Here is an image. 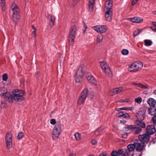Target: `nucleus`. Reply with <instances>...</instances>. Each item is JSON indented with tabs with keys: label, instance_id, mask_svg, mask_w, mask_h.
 Masks as SVG:
<instances>
[{
	"label": "nucleus",
	"instance_id": "obj_54",
	"mask_svg": "<svg viewBox=\"0 0 156 156\" xmlns=\"http://www.w3.org/2000/svg\"><path fill=\"white\" fill-rule=\"evenodd\" d=\"M137 2L136 0H132V5H134Z\"/></svg>",
	"mask_w": 156,
	"mask_h": 156
},
{
	"label": "nucleus",
	"instance_id": "obj_10",
	"mask_svg": "<svg viewBox=\"0 0 156 156\" xmlns=\"http://www.w3.org/2000/svg\"><path fill=\"white\" fill-rule=\"evenodd\" d=\"M150 137V136L146 133L139 135L138 136L139 139L137 140H140L141 142L145 144V143H147L149 140Z\"/></svg>",
	"mask_w": 156,
	"mask_h": 156
},
{
	"label": "nucleus",
	"instance_id": "obj_42",
	"mask_svg": "<svg viewBox=\"0 0 156 156\" xmlns=\"http://www.w3.org/2000/svg\"><path fill=\"white\" fill-rule=\"evenodd\" d=\"M141 30L140 29H138L136 31H135L134 32L133 34L134 37H135L136 36L138 35L139 34Z\"/></svg>",
	"mask_w": 156,
	"mask_h": 156
},
{
	"label": "nucleus",
	"instance_id": "obj_2",
	"mask_svg": "<svg viewBox=\"0 0 156 156\" xmlns=\"http://www.w3.org/2000/svg\"><path fill=\"white\" fill-rule=\"evenodd\" d=\"M13 100L16 101H21L24 99L23 95L25 92L23 90L19 89H14L12 91Z\"/></svg>",
	"mask_w": 156,
	"mask_h": 156
},
{
	"label": "nucleus",
	"instance_id": "obj_44",
	"mask_svg": "<svg viewBox=\"0 0 156 156\" xmlns=\"http://www.w3.org/2000/svg\"><path fill=\"white\" fill-rule=\"evenodd\" d=\"M122 53L124 55H126L129 53V51L127 49H123L122 51Z\"/></svg>",
	"mask_w": 156,
	"mask_h": 156
},
{
	"label": "nucleus",
	"instance_id": "obj_40",
	"mask_svg": "<svg viewBox=\"0 0 156 156\" xmlns=\"http://www.w3.org/2000/svg\"><path fill=\"white\" fill-rule=\"evenodd\" d=\"M151 121L153 125L156 126V115L153 117L151 119Z\"/></svg>",
	"mask_w": 156,
	"mask_h": 156
},
{
	"label": "nucleus",
	"instance_id": "obj_36",
	"mask_svg": "<svg viewBox=\"0 0 156 156\" xmlns=\"http://www.w3.org/2000/svg\"><path fill=\"white\" fill-rule=\"evenodd\" d=\"M144 43L146 45L150 46L152 44V42L151 40L146 39L144 40Z\"/></svg>",
	"mask_w": 156,
	"mask_h": 156
},
{
	"label": "nucleus",
	"instance_id": "obj_57",
	"mask_svg": "<svg viewBox=\"0 0 156 156\" xmlns=\"http://www.w3.org/2000/svg\"><path fill=\"white\" fill-rule=\"evenodd\" d=\"M32 35L33 36V37L36 38V31H33L32 33Z\"/></svg>",
	"mask_w": 156,
	"mask_h": 156
},
{
	"label": "nucleus",
	"instance_id": "obj_13",
	"mask_svg": "<svg viewBox=\"0 0 156 156\" xmlns=\"http://www.w3.org/2000/svg\"><path fill=\"white\" fill-rule=\"evenodd\" d=\"M85 72V67L83 65L80 66L77 70L76 75L83 77Z\"/></svg>",
	"mask_w": 156,
	"mask_h": 156
},
{
	"label": "nucleus",
	"instance_id": "obj_3",
	"mask_svg": "<svg viewBox=\"0 0 156 156\" xmlns=\"http://www.w3.org/2000/svg\"><path fill=\"white\" fill-rule=\"evenodd\" d=\"M11 8L12 11V19L14 22H16L20 19V10L17 5L14 2H13L12 3Z\"/></svg>",
	"mask_w": 156,
	"mask_h": 156
},
{
	"label": "nucleus",
	"instance_id": "obj_6",
	"mask_svg": "<svg viewBox=\"0 0 156 156\" xmlns=\"http://www.w3.org/2000/svg\"><path fill=\"white\" fill-rule=\"evenodd\" d=\"M124 128L126 131H130L135 134H139L142 131L141 128L138 127L135 125H129L125 126Z\"/></svg>",
	"mask_w": 156,
	"mask_h": 156
},
{
	"label": "nucleus",
	"instance_id": "obj_15",
	"mask_svg": "<svg viewBox=\"0 0 156 156\" xmlns=\"http://www.w3.org/2000/svg\"><path fill=\"white\" fill-rule=\"evenodd\" d=\"M112 11L110 10H104L105 12V17L107 21H110L111 20L112 16Z\"/></svg>",
	"mask_w": 156,
	"mask_h": 156
},
{
	"label": "nucleus",
	"instance_id": "obj_33",
	"mask_svg": "<svg viewBox=\"0 0 156 156\" xmlns=\"http://www.w3.org/2000/svg\"><path fill=\"white\" fill-rule=\"evenodd\" d=\"M103 38L102 35H98L97 37V41L98 43H100L102 42Z\"/></svg>",
	"mask_w": 156,
	"mask_h": 156
},
{
	"label": "nucleus",
	"instance_id": "obj_35",
	"mask_svg": "<svg viewBox=\"0 0 156 156\" xmlns=\"http://www.w3.org/2000/svg\"><path fill=\"white\" fill-rule=\"evenodd\" d=\"M116 93H117V88H115L109 93V95L110 96H113Z\"/></svg>",
	"mask_w": 156,
	"mask_h": 156
},
{
	"label": "nucleus",
	"instance_id": "obj_24",
	"mask_svg": "<svg viewBox=\"0 0 156 156\" xmlns=\"http://www.w3.org/2000/svg\"><path fill=\"white\" fill-rule=\"evenodd\" d=\"M76 33L70 32L69 34V40L74 41L75 38Z\"/></svg>",
	"mask_w": 156,
	"mask_h": 156
},
{
	"label": "nucleus",
	"instance_id": "obj_59",
	"mask_svg": "<svg viewBox=\"0 0 156 156\" xmlns=\"http://www.w3.org/2000/svg\"><path fill=\"white\" fill-rule=\"evenodd\" d=\"M125 102V100L122 99H120V100H119V101H118V102Z\"/></svg>",
	"mask_w": 156,
	"mask_h": 156
},
{
	"label": "nucleus",
	"instance_id": "obj_53",
	"mask_svg": "<svg viewBox=\"0 0 156 156\" xmlns=\"http://www.w3.org/2000/svg\"><path fill=\"white\" fill-rule=\"evenodd\" d=\"M103 130L102 128L101 127H100L98 128L97 130L95 131V133H96L97 132H100V131H102Z\"/></svg>",
	"mask_w": 156,
	"mask_h": 156
},
{
	"label": "nucleus",
	"instance_id": "obj_11",
	"mask_svg": "<svg viewBox=\"0 0 156 156\" xmlns=\"http://www.w3.org/2000/svg\"><path fill=\"white\" fill-rule=\"evenodd\" d=\"M3 97L4 99L8 101L10 103H13V94H11L10 93L6 92L3 96Z\"/></svg>",
	"mask_w": 156,
	"mask_h": 156
},
{
	"label": "nucleus",
	"instance_id": "obj_30",
	"mask_svg": "<svg viewBox=\"0 0 156 156\" xmlns=\"http://www.w3.org/2000/svg\"><path fill=\"white\" fill-rule=\"evenodd\" d=\"M0 5L2 11L4 12L5 10V1H2L0 2Z\"/></svg>",
	"mask_w": 156,
	"mask_h": 156
},
{
	"label": "nucleus",
	"instance_id": "obj_52",
	"mask_svg": "<svg viewBox=\"0 0 156 156\" xmlns=\"http://www.w3.org/2000/svg\"><path fill=\"white\" fill-rule=\"evenodd\" d=\"M91 143L93 145H95L97 144V141L96 140L93 139L91 141Z\"/></svg>",
	"mask_w": 156,
	"mask_h": 156
},
{
	"label": "nucleus",
	"instance_id": "obj_14",
	"mask_svg": "<svg viewBox=\"0 0 156 156\" xmlns=\"http://www.w3.org/2000/svg\"><path fill=\"white\" fill-rule=\"evenodd\" d=\"M145 113L144 111H140L136 113V117L137 119L144 120L145 118Z\"/></svg>",
	"mask_w": 156,
	"mask_h": 156
},
{
	"label": "nucleus",
	"instance_id": "obj_56",
	"mask_svg": "<svg viewBox=\"0 0 156 156\" xmlns=\"http://www.w3.org/2000/svg\"><path fill=\"white\" fill-rule=\"evenodd\" d=\"M127 122L125 120H121L120 121V123L125 124Z\"/></svg>",
	"mask_w": 156,
	"mask_h": 156
},
{
	"label": "nucleus",
	"instance_id": "obj_37",
	"mask_svg": "<svg viewBox=\"0 0 156 156\" xmlns=\"http://www.w3.org/2000/svg\"><path fill=\"white\" fill-rule=\"evenodd\" d=\"M74 136L77 140L79 141L81 139V135L80 133H75Z\"/></svg>",
	"mask_w": 156,
	"mask_h": 156
},
{
	"label": "nucleus",
	"instance_id": "obj_20",
	"mask_svg": "<svg viewBox=\"0 0 156 156\" xmlns=\"http://www.w3.org/2000/svg\"><path fill=\"white\" fill-rule=\"evenodd\" d=\"M129 19L132 22L135 23H140L143 20V19L142 18L139 17H135L133 18H129Z\"/></svg>",
	"mask_w": 156,
	"mask_h": 156
},
{
	"label": "nucleus",
	"instance_id": "obj_51",
	"mask_svg": "<svg viewBox=\"0 0 156 156\" xmlns=\"http://www.w3.org/2000/svg\"><path fill=\"white\" fill-rule=\"evenodd\" d=\"M124 112H120L118 113V117H122L123 114Z\"/></svg>",
	"mask_w": 156,
	"mask_h": 156
},
{
	"label": "nucleus",
	"instance_id": "obj_64",
	"mask_svg": "<svg viewBox=\"0 0 156 156\" xmlns=\"http://www.w3.org/2000/svg\"><path fill=\"white\" fill-rule=\"evenodd\" d=\"M69 156H76V154L74 153H71L70 154Z\"/></svg>",
	"mask_w": 156,
	"mask_h": 156
},
{
	"label": "nucleus",
	"instance_id": "obj_61",
	"mask_svg": "<svg viewBox=\"0 0 156 156\" xmlns=\"http://www.w3.org/2000/svg\"><path fill=\"white\" fill-rule=\"evenodd\" d=\"M124 110V107L118 108V112L120 111L121 110Z\"/></svg>",
	"mask_w": 156,
	"mask_h": 156
},
{
	"label": "nucleus",
	"instance_id": "obj_49",
	"mask_svg": "<svg viewBox=\"0 0 156 156\" xmlns=\"http://www.w3.org/2000/svg\"><path fill=\"white\" fill-rule=\"evenodd\" d=\"M111 155L112 156H117V151H113L111 153Z\"/></svg>",
	"mask_w": 156,
	"mask_h": 156
},
{
	"label": "nucleus",
	"instance_id": "obj_19",
	"mask_svg": "<svg viewBox=\"0 0 156 156\" xmlns=\"http://www.w3.org/2000/svg\"><path fill=\"white\" fill-rule=\"evenodd\" d=\"M86 78L87 80L90 83L94 84L96 85L97 84V81L96 79L92 76L87 75Z\"/></svg>",
	"mask_w": 156,
	"mask_h": 156
},
{
	"label": "nucleus",
	"instance_id": "obj_48",
	"mask_svg": "<svg viewBox=\"0 0 156 156\" xmlns=\"http://www.w3.org/2000/svg\"><path fill=\"white\" fill-rule=\"evenodd\" d=\"M50 123L52 125H54L55 124H56V121L55 119H51L50 120Z\"/></svg>",
	"mask_w": 156,
	"mask_h": 156
},
{
	"label": "nucleus",
	"instance_id": "obj_50",
	"mask_svg": "<svg viewBox=\"0 0 156 156\" xmlns=\"http://www.w3.org/2000/svg\"><path fill=\"white\" fill-rule=\"evenodd\" d=\"M124 90L123 88L122 87H118V93H119Z\"/></svg>",
	"mask_w": 156,
	"mask_h": 156
},
{
	"label": "nucleus",
	"instance_id": "obj_34",
	"mask_svg": "<svg viewBox=\"0 0 156 156\" xmlns=\"http://www.w3.org/2000/svg\"><path fill=\"white\" fill-rule=\"evenodd\" d=\"M80 0H73L72 1L71 4V7H74L80 1Z\"/></svg>",
	"mask_w": 156,
	"mask_h": 156
},
{
	"label": "nucleus",
	"instance_id": "obj_41",
	"mask_svg": "<svg viewBox=\"0 0 156 156\" xmlns=\"http://www.w3.org/2000/svg\"><path fill=\"white\" fill-rule=\"evenodd\" d=\"M24 136V135L23 133L20 132L18 134L17 138V139L20 140Z\"/></svg>",
	"mask_w": 156,
	"mask_h": 156
},
{
	"label": "nucleus",
	"instance_id": "obj_46",
	"mask_svg": "<svg viewBox=\"0 0 156 156\" xmlns=\"http://www.w3.org/2000/svg\"><path fill=\"white\" fill-rule=\"evenodd\" d=\"M7 106L6 103L5 101L2 102L1 104V107L3 108H5Z\"/></svg>",
	"mask_w": 156,
	"mask_h": 156
},
{
	"label": "nucleus",
	"instance_id": "obj_7",
	"mask_svg": "<svg viewBox=\"0 0 156 156\" xmlns=\"http://www.w3.org/2000/svg\"><path fill=\"white\" fill-rule=\"evenodd\" d=\"M6 147L7 149L11 148L12 146V133L9 131L6 134L5 138Z\"/></svg>",
	"mask_w": 156,
	"mask_h": 156
},
{
	"label": "nucleus",
	"instance_id": "obj_5",
	"mask_svg": "<svg viewBox=\"0 0 156 156\" xmlns=\"http://www.w3.org/2000/svg\"><path fill=\"white\" fill-rule=\"evenodd\" d=\"M143 64L140 62L136 61L132 64L128 68V70L130 72H136L142 67Z\"/></svg>",
	"mask_w": 156,
	"mask_h": 156
},
{
	"label": "nucleus",
	"instance_id": "obj_32",
	"mask_svg": "<svg viewBox=\"0 0 156 156\" xmlns=\"http://www.w3.org/2000/svg\"><path fill=\"white\" fill-rule=\"evenodd\" d=\"M100 64L102 69H104L105 67L108 66L107 64L104 61L100 62Z\"/></svg>",
	"mask_w": 156,
	"mask_h": 156
},
{
	"label": "nucleus",
	"instance_id": "obj_23",
	"mask_svg": "<svg viewBox=\"0 0 156 156\" xmlns=\"http://www.w3.org/2000/svg\"><path fill=\"white\" fill-rule=\"evenodd\" d=\"M147 102L151 107H155L156 101L153 98H150L147 100Z\"/></svg>",
	"mask_w": 156,
	"mask_h": 156
},
{
	"label": "nucleus",
	"instance_id": "obj_21",
	"mask_svg": "<svg viewBox=\"0 0 156 156\" xmlns=\"http://www.w3.org/2000/svg\"><path fill=\"white\" fill-rule=\"evenodd\" d=\"M148 113L151 115L156 114V108L155 107H151L148 109Z\"/></svg>",
	"mask_w": 156,
	"mask_h": 156
},
{
	"label": "nucleus",
	"instance_id": "obj_18",
	"mask_svg": "<svg viewBox=\"0 0 156 156\" xmlns=\"http://www.w3.org/2000/svg\"><path fill=\"white\" fill-rule=\"evenodd\" d=\"M102 70L108 76L111 77L112 76V72L110 67L108 66L105 67L104 69H102Z\"/></svg>",
	"mask_w": 156,
	"mask_h": 156
},
{
	"label": "nucleus",
	"instance_id": "obj_4",
	"mask_svg": "<svg viewBox=\"0 0 156 156\" xmlns=\"http://www.w3.org/2000/svg\"><path fill=\"white\" fill-rule=\"evenodd\" d=\"M62 128L60 122H57L54 127L52 133V137L53 139L57 140L61 133Z\"/></svg>",
	"mask_w": 156,
	"mask_h": 156
},
{
	"label": "nucleus",
	"instance_id": "obj_8",
	"mask_svg": "<svg viewBox=\"0 0 156 156\" xmlns=\"http://www.w3.org/2000/svg\"><path fill=\"white\" fill-rule=\"evenodd\" d=\"M136 150V151L140 152L143 150L145 147L144 144L141 142L140 140H136L134 141Z\"/></svg>",
	"mask_w": 156,
	"mask_h": 156
},
{
	"label": "nucleus",
	"instance_id": "obj_25",
	"mask_svg": "<svg viewBox=\"0 0 156 156\" xmlns=\"http://www.w3.org/2000/svg\"><path fill=\"white\" fill-rule=\"evenodd\" d=\"M86 98L83 97H82L81 95L79 97L78 101L77 104L79 105H81L84 102Z\"/></svg>",
	"mask_w": 156,
	"mask_h": 156
},
{
	"label": "nucleus",
	"instance_id": "obj_38",
	"mask_svg": "<svg viewBox=\"0 0 156 156\" xmlns=\"http://www.w3.org/2000/svg\"><path fill=\"white\" fill-rule=\"evenodd\" d=\"M122 117L127 119H129L130 118V116L129 114L126 112H124V113Z\"/></svg>",
	"mask_w": 156,
	"mask_h": 156
},
{
	"label": "nucleus",
	"instance_id": "obj_17",
	"mask_svg": "<svg viewBox=\"0 0 156 156\" xmlns=\"http://www.w3.org/2000/svg\"><path fill=\"white\" fill-rule=\"evenodd\" d=\"M143 120H138L137 119L136 120L135 123L136 124V126H138L139 127L142 128H144L146 127V124L145 123L142 122Z\"/></svg>",
	"mask_w": 156,
	"mask_h": 156
},
{
	"label": "nucleus",
	"instance_id": "obj_29",
	"mask_svg": "<svg viewBox=\"0 0 156 156\" xmlns=\"http://www.w3.org/2000/svg\"><path fill=\"white\" fill-rule=\"evenodd\" d=\"M7 90L3 87H0V95L2 96L6 93Z\"/></svg>",
	"mask_w": 156,
	"mask_h": 156
},
{
	"label": "nucleus",
	"instance_id": "obj_45",
	"mask_svg": "<svg viewBox=\"0 0 156 156\" xmlns=\"http://www.w3.org/2000/svg\"><path fill=\"white\" fill-rule=\"evenodd\" d=\"M2 80L3 81H6L8 79V76L6 74H4L2 76Z\"/></svg>",
	"mask_w": 156,
	"mask_h": 156
},
{
	"label": "nucleus",
	"instance_id": "obj_47",
	"mask_svg": "<svg viewBox=\"0 0 156 156\" xmlns=\"http://www.w3.org/2000/svg\"><path fill=\"white\" fill-rule=\"evenodd\" d=\"M134 109V108L133 107H124V110H127L133 111Z\"/></svg>",
	"mask_w": 156,
	"mask_h": 156
},
{
	"label": "nucleus",
	"instance_id": "obj_63",
	"mask_svg": "<svg viewBox=\"0 0 156 156\" xmlns=\"http://www.w3.org/2000/svg\"><path fill=\"white\" fill-rule=\"evenodd\" d=\"M106 154L105 153H103L101 154L100 155V156H106Z\"/></svg>",
	"mask_w": 156,
	"mask_h": 156
},
{
	"label": "nucleus",
	"instance_id": "obj_22",
	"mask_svg": "<svg viewBox=\"0 0 156 156\" xmlns=\"http://www.w3.org/2000/svg\"><path fill=\"white\" fill-rule=\"evenodd\" d=\"M94 1L95 0H89L88 8L90 12H92L93 10Z\"/></svg>",
	"mask_w": 156,
	"mask_h": 156
},
{
	"label": "nucleus",
	"instance_id": "obj_31",
	"mask_svg": "<svg viewBox=\"0 0 156 156\" xmlns=\"http://www.w3.org/2000/svg\"><path fill=\"white\" fill-rule=\"evenodd\" d=\"M77 27L75 24L72 25L70 28V32L76 33Z\"/></svg>",
	"mask_w": 156,
	"mask_h": 156
},
{
	"label": "nucleus",
	"instance_id": "obj_27",
	"mask_svg": "<svg viewBox=\"0 0 156 156\" xmlns=\"http://www.w3.org/2000/svg\"><path fill=\"white\" fill-rule=\"evenodd\" d=\"M47 18L49 20H50L52 22V23H50V26L51 27L53 25L54 23L55 22V18L54 17L50 15H48Z\"/></svg>",
	"mask_w": 156,
	"mask_h": 156
},
{
	"label": "nucleus",
	"instance_id": "obj_12",
	"mask_svg": "<svg viewBox=\"0 0 156 156\" xmlns=\"http://www.w3.org/2000/svg\"><path fill=\"white\" fill-rule=\"evenodd\" d=\"M154 125H150L147 126L146 128L147 133L149 135L153 134L156 132V129Z\"/></svg>",
	"mask_w": 156,
	"mask_h": 156
},
{
	"label": "nucleus",
	"instance_id": "obj_55",
	"mask_svg": "<svg viewBox=\"0 0 156 156\" xmlns=\"http://www.w3.org/2000/svg\"><path fill=\"white\" fill-rule=\"evenodd\" d=\"M132 84L134 86H137L139 87V85L140 83H132Z\"/></svg>",
	"mask_w": 156,
	"mask_h": 156
},
{
	"label": "nucleus",
	"instance_id": "obj_16",
	"mask_svg": "<svg viewBox=\"0 0 156 156\" xmlns=\"http://www.w3.org/2000/svg\"><path fill=\"white\" fill-rule=\"evenodd\" d=\"M112 0H107L105 4V10H112Z\"/></svg>",
	"mask_w": 156,
	"mask_h": 156
},
{
	"label": "nucleus",
	"instance_id": "obj_39",
	"mask_svg": "<svg viewBox=\"0 0 156 156\" xmlns=\"http://www.w3.org/2000/svg\"><path fill=\"white\" fill-rule=\"evenodd\" d=\"M139 87L145 89H148L149 88V87L147 85H144L142 83H140Z\"/></svg>",
	"mask_w": 156,
	"mask_h": 156
},
{
	"label": "nucleus",
	"instance_id": "obj_28",
	"mask_svg": "<svg viewBox=\"0 0 156 156\" xmlns=\"http://www.w3.org/2000/svg\"><path fill=\"white\" fill-rule=\"evenodd\" d=\"M75 80L76 82L79 83L83 80V76L77 75H76L75 76Z\"/></svg>",
	"mask_w": 156,
	"mask_h": 156
},
{
	"label": "nucleus",
	"instance_id": "obj_9",
	"mask_svg": "<svg viewBox=\"0 0 156 156\" xmlns=\"http://www.w3.org/2000/svg\"><path fill=\"white\" fill-rule=\"evenodd\" d=\"M94 29L97 32L101 34L107 31V27L105 25H97L94 27Z\"/></svg>",
	"mask_w": 156,
	"mask_h": 156
},
{
	"label": "nucleus",
	"instance_id": "obj_60",
	"mask_svg": "<svg viewBox=\"0 0 156 156\" xmlns=\"http://www.w3.org/2000/svg\"><path fill=\"white\" fill-rule=\"evenodd\" d=\"M32 29L34 30V31H36V28H35V27L34 26V25L32 26Z\"/></svg>",
	"mask_w": 156,
	"mask_h": 156
},
{
	"label": "nucleus",
	"instance_id": "obj_62",
	"mask_svg": "<svg viewBox=\"0 0 156 156\" xmlns=\"http://www.w3.org/2000/svg\"><path fill=\"white\" fill-rule=\"evenodd\" d=\"M152 24L154 26V27H156V22H152Z\"/></svg>",
	"mask_w": 156,
	"mask_h": 156
},
{
	"label": "nucleus",
	"instance_id": "obj_26",
	"mask_svg": "<svg viewBox=\"0 0 156 156\" xmlns=\"http://www.w3.org/2000/svg\"><path fill=\"white\" fill-rule=\"evenodd\" d=\"M88 94V90L87 88H85L82 91L81 95L86 98Z\"/></svg>",
	"mask_w": 156,
	"mask_h": 156
},
{
	"label": "nucleus",
	"instance_id": "obj_43",
	"mask_svg": "<svg viewBox=\"0 0 156 156\" xmlns=\"http://www.w3.org/2000/svg\"><path fill=\"white\" fill-rule=\"evenodd\" d=\"M142 101V99L140 97H138L137 98H136L135 99V101L139 104H140L141 102Z\"/></svg>",
	"mask_w": 156,
	"mask_h": 156
},
{
	"label": "nucleus",
	"instance_id": "obj_1",
	"mask_svg": "<svg viewBox=\"0 0 156 156\" xmlns=\"http://www.w3.org/2000/svg\"><path fill=\"white\" fill-rule=\"evenodd\" d=\"M128 150L120 149L118 150V156H127L130 154V152L135 148V143L129 144L127 146Z\"/></svg>",
	"mask_w": 156,
	"mask_h": 156
},
{
	"label": "nucleus",
	"instance_id": "obj_58",
	"mask_svg": "<svg viewBox=\"0 0 156 156\" xmlns=\"http://www.w3.org/2000/svg\"><path fill=\"white\" fill-rule=\"evenodd\" d=\"M151 29L155 32H156V27H151Z\"/></svg>",
	"mask_w": 156,
	"mask_h": 156
}]
</instances>
